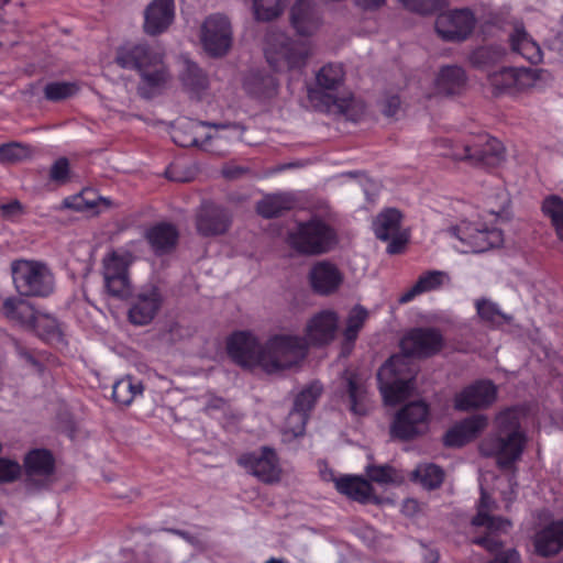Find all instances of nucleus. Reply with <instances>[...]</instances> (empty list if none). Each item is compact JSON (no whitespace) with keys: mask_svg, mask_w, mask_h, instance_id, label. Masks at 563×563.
<instances>
[{"mask_svg":"<svg viewBox=\"0 0 563 563\" xmlns=\"http://www.w3.org/2000/svg\"><path fill=\"white\" fill-rule=\"evenodd\" d=\"M442 336L434 329H413L400 341L401 354L389 357L377 373L379 390L387 405L406 399L416 373L411 356H429L442 347Z\"/></svg>","mask_w":563,"mask_h":563,"instance_id":"nucleus-1","label":"nucleus"},{"mask_svg":"<svg viewBox=\"0 0 563 563\" xmlns=\"http://www.w3.org/2000/svg\"><path fill=\"white\" fill-rule=\"evenodd\" d=\"M115 63L124 69L135 70L140 76L137 91L145 99L162 93L170 81L163 52L146 43H125L115 53Z\"/></svg>","mask_w":563,"mask_h":563,"instance_id":"nucleus-2","label":"nucleus"},{"mask_svg":"<svg viewBox=\"0 0 563 563\" xmlns=\"http://www.w3.org/2000/svg\"><path fill=\"white\" fill-rule=\"evenodd\" d=\"M495 426L496 433L485 438L479 450L484 455L496 456L498 465L506 468L520 459L526 444L519 412L516 409L501 411L496 417Z\"/></svg>","mask_w":563,"mask_h":563,"instance_id":"nucleus-3","label":"nucleus"},{"mask_svg":"<svg viewBox=\"0 0 563 563\" xmlns=\"http://www.w3.org/2000/svg\"><path fill=\"white\" fill-rule=\"evenodd\" d=\"M438 154L453 161H467L474 166L496 167L505 159L501 142L487 134L477 136L473 142L440 139L435 143Z\"/></svg>","mask_w":563,"mask_h":563,"instance_id":"nucleus-4","label":"nucleus"},{"mask_svg":"<svg viewBox=\"0 0 563 563\" xmlns=\"http://www.w3.org/2000/svg\"><path fill=\"white\" fill-rule=\"evenodd\" d=\"M308 351L303 336L291 333L271 335L264 344L262 369L268 374L279 373L298 365Z\"/></svg>","mask_w":563,"mask_h":563,"instance_id":"nucleus-5","label":"nucleus"},{"mask_svg":"<svg viewBox=\"0 0 563 563\" xmlns=\"http://www.w3.org/2000/svg\"><path fill=\"white\" fill-rule=\"evenodd\" d=\"M288 244L306 255H319L329 252L336 244L335 231L320 218L300 222L288 232Z\"/></svg>","mask_w":563,"mask_h":563,"instance_id":"nucleus-6","label":"nucleus"},{"mask_svg":"<svg viewBox=\"0 0 563 563\" xmlns=\"http://www.w3.org/2000/svg\"><path fill=\"white\" fill-rule=\"evenodd\" d=\"M11 271L15 289L21 296L46 297L54 290V275L43 262L19 260L12 263Z\"/></svg>","mask_w":563,"mask_h":563,"instance_id":"nucleus-7","label":"nucleus"},{"mask_svg":"<svg viewBox=\"0 0 563 563\" xmlns=\"http://www.w3.org/2000/svg\"><path fill=\"white\" fill-rule=\"evenodd\" d=\"M448 233L455 238L460 245H454L462 253H482L503 244V232L481 221L463 220L449 229Z\"/></svg>","mask_w":563,"mask_h":563,"instance_id":"nucleus-8","label":"nucleus"},{"mask_svg":"<svg viewBox=\"0 0 563 563\" xmlns=\"http://www.w3.org/2000/svg\"><path fill=\"white\" fill-rule=\"evenodd\" d=\"M264 52L267 63L276 70L300 67L308 56L305 43L291 41L278 30L267 33Z\"/></svg>","mask_w":563,"mask_h":563,"instance_id":"nucleus-9","label":"nucleus"},{"mask_svg":"<svg viewBox=\"0 0 563 563\" xmlns=\"http://www.w3.org/2000/svg\"><path fill=\"white\" fill-rule=\"evenodd\" d=\"M550 74L540 68L504 67L488 75L495 93L515 95L545 82Z\"/></svg>","mask_w":563,"mask_h":563,"instance_id":"nucleus-10","label":"nucleus"},{"mask_svg":"<svg viewBox=\"0 0 563 563\" xmlns=\"http://www.w3.org/2000/svg\"><path fill=\"white\" fill-rule=\"evenodd\" d=\"M481 499L478 504L477 515L473 518L472 523L475 527H485L486 534L473 539V543L478 544L489 552L498 551L501 548L499 536L507 533L511 528V522L500 517H495L492 511L495 509V501L485 492L481 485Z\"/></svg>","mask_w":563,"mask_h":563,"instance_id":"nucleus-11","label":"nucleus"},{"mask_svg":"<svg viewBox=\"0 0 563 563\" xmlns=\"http://www.w3.org/2000/svg\"><path fill=\"white\" fill-rule=\"evenodd\" d=\"M344 71L341 65L328 64L323 66L317 74V84L324 90L320 99L324 107V111L333 114H343L351 117V109L354 99L351 95L338 97L333 93L334 90L342 84Z\"/></svg>","mask_w":563,"mask_h":563,"instance_id":"nucleus-12","label":"nucleus"},{"mask_svg":"<svg viewBox=\"0 0 563 563\" xmlns=\"http://www.w3.org/2000/svg\"><path fill=\"white\" fill-rule=\"evenodd\" d=\"M134 257L124 249L109 252L102 260V275L108 292L118 298L126 297L131 291L129 266Z\"/></svg>","mask_w":563,"mask_h":563,"instance_id":"nucleus-13","label":"nucleus"},{"mask_svg":"<svg viewBox=\"0 0 563 563\" xmlns=\"http://www.w3.org/2000/svg\"><path fill=\"white\" fill-rule=\"evenodd\" d=\"M232 41V25L228 16L216 13L206 18L200 27V42L210 56H224L230 51Z\"/></svg>","mask_w":563,"mask_h":563,"instance_id":"nucleus-14","label":"nucleus"},{"mask_svg":"<svg viewBox=\"0 0 563 563\" xmlns=\"http://www.w3.org/2000/svg\"><path fill=\"white\" fill-rule=\"evenodd\" d=\"M430 412L424 401L417 400L406 405L397 415L391 424V435L401 440H409L423 434L429 428Z\"/></svg>","mask_w":563,"mask_h":563,"instance_id":"nucleus-15","label":"nucleus"},{"mask_svg":"<svg viewBox=\"0 0 563 563\" xmlns=\"http://www.w3.org/2000/svg\"><path fill=\"white\" fill-rule=\"evenodd\" d=\"M238 462L263 483L272 484L280 479L282 468L278 457L271 448L264 446L260 451L245 453L239 457Z\"/></svg>","mask_w":563,"mask_h":563,"instance_id":"nucleus-16","label":"nucleus"},{"mask_svg":"<svg viewBox=\"0 0 563 563\" xmlns=\"http://www.w3.org/2000/svg\"><path fill=\"white\" fill-rule=\"evenodd\" d=\"M228 354L243 367L260 366L264 356V345H261L257 338L250 331H238L233 333L227 343Z\"/></svg>","mask_w":563,"mask_h":563,"instance_id":"nucleus-17","label":"nucleus"},{"mask_svg":"<svg viewBox=\"0 0 563 563\" xmlns=\"http://www.w3.org/2000/svg\"><path fill=\"white\" fill-rule=\"evenodd\" d=\"M476 19L468 9L441 13L435 21L437 33L445 41H463L474 30Z\"/></svg>","mask_w":563,"mask_h":563,"instance_id":"nucleus-18","label":"nucleus"},{"mask_svg":"<svg viewBox=\"0 0 563 563\" xmlns=\"http://www.w3.org/2000/svg\"><path fill=\"white\" fill-rule=\"evenodd\" d=\"M401 213L395 208H388L377 214L373 230L377 239L389 241L387 253H400L407 243V236L400 232Z\"/></svg>","mask_w":563,"mask_h":563,"instance_id":"nucleus-19","label":"nucleus"},{"mask_svg":"<svg viewBox=\"0 0 563 563\" xmlns=\"http://www.w3.org/2000/svg\"><path fill=\"white\" fill-rule=\"evenodd\" d=\"M163 297L156 286L148 285L141 288L134 296L129 309V320L135 325H146L158 313Z\"/></svg>","mask_w":563,"mask_h":563,"instance_id":"nucleus-20","label":"nucleus"},{"mask_svg":"<svg viewBox=\"0 0 563 563\" xmlns=\"http://www.w3.org/2000/svg\"><path fill=\"white\" fill-rule=\"evenodd\" d=\"M497 396L496 386L490 380H478L455 395L454 407L466 411L490 406Z\"/></svg>","mask_w":563,"mask_h":563,"instance_id":"nucleus-21","label":"nucleus"},{"mask_svg":"<svg viewBox=\"0 0 563 563\" xmlns=\"http://www.w3.org/2000/svg\"><path fill=\"white\" fill-rule=\"evenodd\" d=\"M344 276L336 265L328 261L316 263L309 272V282L314 292L328 296L342 285Z\"/></svg>","mask_w":563,"mask_h":563,"instance_id":"nucleus-22","label":"nucleus"},{"mask_svg":"<svg viewBox=\"0 0 563 563\" xmlns=\"http://www.w3.org/2000/svg\"><path fill=\"white\" fill-rule=\"evenodd\" d=\"M175 15L174 0H153L144 12V31L161 34L172 24Z\"/></svg>","mask_w":563,"mask_h":563,"instance_id":"nucleus-23","label":"nucleus"},{"mask_svg":"<svg viewBox=\"0 0 563 563\" xmlns=\"http://www.w3.org/2000/svg\"><path fill=\"white\" fill-rule=\"evenodd\" d=\"M339 317L332 310H323L314 314L306 327V340L312 344H323L333 340Z\"/></svg>","mask_w":563,"mask_h":563,"instance_id":"nucleus-24","label":"nucleus"},{"mask_svg":"<svg viewBox=\"0 0 563 563\" xmlns=\"http://www.w3.org/2000/svg\"><path fill=\"white\" fill-rule=\"evenodd\" d=\"M230 224V217L227 211L218 206L203 205L196 218L198 232L205 236L224 233Z\"/></svg>","mask_w":563,"mask_h":563,"instance_id":"nucleus-25","label":"nucleus"},{"mask_svg":"<svg viewBox=\"0 0 563 563\" xmlns=\"http://www.w3.org/2000/svg\"><path fill=\"white\" fill-rule=\"evenodd\" d=\"M350 410L357 416L366 415L371 408L367 378L357 373H346L344 377Z\"/></svg>","mask_w":563,"mask_h":563,"instance_id":"nucleus-26","label":"nucleus"},{"mask_svg":"<svg viewBox=\"0 0 563 563\" xmlns=\"http://www.w3.org/2000/svg\"><path fill=\"white\" fill-rule=\"evenodd\" d=\"M487 426V418L484 415H476L452 427L444 435V443L448 446H462L475 439Z\"/></svg>","mask_w":563,"mask_h":563,"instance_id":"nucleus-27","label":"nucleus"},{"mask_svg":"<svg viewBox=\"0 0 563 563\" xmlns=\"http://www.w3.org/2000/svg\"><path fill=\"white\" fill-rule=\"evenodd\" d=\"M449 283L450 276L446 272L438 269L428 271L421 274L417 282L399 296L398 302L400 305L408 303L416 297L438 290Z\"/></svg>","mask_w":563,"mask_h":563,"instance_id":"nucleus-28","label":"nucleus"},{"mask_svg":"<svg viewBox=\"0 0 563 563\" xmlns=\"http://www.w3.org/2000/svg\"><path fill=\"white\" fill-rule=\"evenodd\" d=\"M3 313L11 321L31 329H37L41 322L48 321L47 318L40 316L29 301L21 298H7L3 302Z\"/></svg>","mask_w":563,"mask_h":563,"instance_id":"nucleus-29","label":"nucleus"},{"mask_svg":"<svg viewBox=\"0 0 563 563\" xmlns=\"http://www.w3.org/2000/svg\"><path fill=\"white\" fill-rule=\"evenodd\" d=\"M219 128L218 125H216ZM222 132H217L214 135H206L203 140H199L197 135L181 136L179 131L174 132V141L180 146H199L205 151H212L210 147L211 142L220 143L222 140H240L243 129L238 124H228L220 126Z\"/></svg>","mask_w":563,"mask_h":563,"instance_id":"nucleus-30","label":"nucleus"},{"mask_svg":"<svg viewBox=\"0 0 563 563\" xmlns=\"http://www.w3.org/2000/svg\"><path fill=\"white\" fill-rule=\"evenodd\" d=\"M145 236L154 253L162 255L176 247L179 233L174 224L162 222L150 228Z\"/></svg>","mask_w":563,"mask_h":563,"instance_id":"nucleus-31","label":"nucleus"},{"mask_svg":"<svg viewBox=\"0 0 563 563\" xmlns=\"http://www.w3.org/2000/svg\"><path fill=\"white\" fill-rule=\"evenodd\" d=\"M291 22L300 35L312 34L320 24L312 0H298L291 9Z\"/></svg>","mask_w":563,"mask_h":563,"instance_id":"nucleus-32","label":"nucleus"},{"mask_svg":"<svg viewBox=\"0 0 563 563\" xmlns=\"http://www.w3.org/2000/svg\"><path fill=\"white\" fill-rule=\"evenodd\" d=\"M536 551L542 556H550L563 549V520L552 522L534 538Z\"/></svg>","mask_w":563,"mask_h":563,"instance_id":"nucleus-33","label":"nucleus"},{"mask_svg":"<svg viewBox=\"0 0 563 563\" xmlns=\"http://www.w3.org/2000/svg\"><path fill=\"white\" fill-rule=\"evenodd\" d=\"M511 49L531 64L542 62L543 54L540 45L527 33L521 25H516L509 37Z\"/></svg>","mask_w":563,"mask_h":563,"instance_id":"nucleus-34","label":"nucleus"},{"mask_svg":"<svg viewBox=\"0 0 563 563\" xmlns=\"http://www.w3.org/2000/svg\"><path fill=\"white\" fill-rule=\"evenodd\" d=\"M142 382L131 375L117 379L112 386V399L121 406H130L134 400L143 396Z\"/></svg>","mask_w":563,"mask_h":563,"instance_id":"nucleus-35","label":"nucleus"},{"mask_svg":"<svg viewBox=\"0 0 563 563\" xmlns=\"http://www.w3.org/2000/svg\"><path fill=\"white\" fill-rule=\"evenodd\" d=\"M465 81V73L461 67L445 66L437 77L435 87L439 93L455 95L464 88Z\"/></svg>","mask_w":563,"mask_h":563,"instance_id":"nucleus-36","label":"nucleus"},{"mask_svg":"<svg viewBox=\"0 0 563 563\" xmlns=\"http://www.w3.org/2000/svg\"><path fill=\"white\" fill-rule=\"evenodd\" d=\"M333 481L338 492L354 500L364 503L372 495L371 484L361 477L345 475Z\"/></svg>","mask_w":563,"mask_h":563,"instance_id":"nucleus-37","label":"nucleus"},{"mask_svg":"<svg viewBox=\"0 0 563 563\" xmlns=\"http://www.w3.org/2000/svg\"><path fill=\"white\" fill-rule=\"evenodd\" d=\"M475 308L479 319L490 328L497 329L512 321L510 314L503 312L499 305L488 298L476 299Z\"/></svg>","mask_w":563,"mask_h":563,"instance_id":"nucleus-38","label":"nucleus"},{"mask_svg":"<svg viewBox=\"0 0 563 563\" xmlns=\"http://www.w3.org/2000/svg\"><path fill=\"white\" fill-rule=\"evenodd\" d=\"M277 87L276 78L262 71H254L244 80L245 90L260 98H271L276 93Z\"/></svg>","mask_w":563,"mask_h":563,"instance_id":"nucleus-39","label":"nucleus"},{"mask_svg":"<svg viewBox=\"0 0 563 563\" xmlns=\"http://www.w3.org/2000/svg\"><path fill=\"white\" fill-rule=\"evenodd\" d=\"M24 465L29 477L48 476L54 470V459L46 450H33L24 460Z\"/></svg>","mask_w":563,"mask_h":563,"instance_id":"nucleus-40","label":"nucleus"},{"mask_svg":"<svg viewBox=\"0 0 563 563\" xmlns=\"http://www.w3.org/2000/svg\"><path fill=\"white\" fill-rule=\"evenodd\" d=\"M295 200L289 194H275L264 197L257 203V212L264 218H274L294 207Z\"/></svg>","mask_w":563,"mask_h":563,"instance_id":"nucleus-41","label":"nucleus"},{"mask_svg":"<svg viewBox=\"0 0 563 563\" xmlns=\"http://www.w3.org/2000/svg\"><path fill=\"white\" fill-rule=\"evenodd\" d=\"M184 87L191 93L198 95L207 88V77L197 64L185 59L184 69L180 74Z\"/></svg>","mask_w":563,"mask_h":563,"instance_id":"nucleus-42","label":"nucleus"},{"mask_svg":"<svg viewBox=\"0 0 563 563\" xmlns=\"http://www.w3.org/2000/svg\"><path fill=\"white\" fill-rule=\"evenodd\" d=\"M288 1L289 0H253V15L256 21H272L283 13Z\"/></svg>","mask_w":563,"mask_h":563,"instance_id":"nucleus-43","label":"nucleus"},{"mask_svg":"<svg viewBox=\"0 0 563 563\" xmlns=\"http://www.w3.org/2000/svg\"><path fill=\"white\" fill-rule=\"evenodd\" d=\"M443 471L434 464H420L411 473V478L428 489L437 488L443 482Z\"/></svg>","mask_w":563,"mask_h":563,"instance_id":"nucleus-44","label":"nucleus"},{"mask_svg":"<svg viewBox=\"0 0 563 563\" xmlns=\"http://www.w3.org/2000/svg\"><path fill=\"white\" fill-rule=\"evenodd\" d=\"M542 211L551 220L558 238L563 241V199L559 196H549L543 200Z\"/></svg>","mask_w":563,"mask_h":563,"instance_id":"nucleus-45","label":"nucleus"},{"mask_svg":"<svg viewBox=\"0 0 563 563\" xmlns=\"http://www.w3.org/2000/svg\"><path fill=\"white\" fill-rule=\"evenodd\" d=\"M322 393V386L318 382L307 385L295 398L294 408L301 410L309 416L318 398Z\"/></svg>","mask_w":563,"mask_h":563,"instance_id":"nucleus-46","label":"nucleus"},{"mask_svg":"<svg viewBox=\"0 0 563 563\" xmlns=\"http://www.w3.org/2000/svg\"><path fill=\"white\" fill-rule=\"evenodd\" d=\"M368 318V310L361 305L353 307L346 320V328L344 330V338L346 341L353 342L358 335Z\"/></svg>","mask_w":563,"mask_h":563,"instance_id":"nucleus-47","label":"nucleus"},{"mask_svg":"<svg viewBox=\"0 0 563 563\" xmlns=\"http://www.w3.org/2000/svg\"><path fill=\"white\" fill-rule=\"evenodd\" d=\"M503 55L504 49L500 47L483 46L472 52L470 55V63L474 67L486 68L498 62Z\"/></svg>","mask_w":563,"mask_h":563,"instance_id":"nucleus-48","label":"nucleus"},{"mask_svg":"<svg viewBox=\"0 0 563 563\" xmlns=\"http://www.w3.org/2000/svg\"><path fill=\"white\" fill-rule=\"evenodd\" d=\"M79 91L76 81H56L45 86L44 95L51 101H59L75 96Z\"/></svg>","mask_w":563,"mask_h":563,"instance_id":"nucleus-49","label":"nucleus"},{"mask_svg":"<svg viewBox=\"0 0 563 563\" xmlns=\"http://www.w3.org/2000/svg\"><path fill=\"white\" fill-rule=\"evenodd\" d=\"M30 156L27 146L12 142L0 145V163L12 164L23 161Z\"/></svg>","mask_w":563,"mask_h":563,"instance_id":"nucleus-50","label":"nucleus"},{"mask_svg":"<svg viewBox=\"0 0 563 563\" xmlns=\"http://www.w3.org/2000/svg\"><path fill=\"white\" fill-rule=\"evenodd\" d=\"M308 417L309 416L303 413L301 410L292 407L285 420L284 433L294 438L303 434Z\"/></svg>","mask_w":563,"mask_h":563,"instance_id":"nucleus-51","label":"nucleus"},{"mask_svg":"<svg viewBox=\"0 0 563 563\" xmlns=\"http://www.w3.org/2000/svg\"><path fill=\"white\" fill-rule=\"evenodd\" d=\"M65 205L77 211H93L96 208V194L92 190H84L65 200Z\"/></svg>","mask_w":563,"mask_h":563,"instance_id":"nucleus-52","label":"nucleus"},{"mask_svg":"<svg viewBox=\"0 0 563 563\" xmlns=\"http://www.w3.org/2000/svg\"><path fill=\"white\" fill-rule=\"evenodd\" d=\"M367 475L379 484L398 483L402 479L397 471L388 465L368 467Z\"/></svg>","mask_w":563,"mask_h":563,"instance_id":"nucleus-53","label":"nucleus"},{"mask_svg":"<svg viewBox=\"0 0 563 563\" xmlns=\"http://www.w3.org/2000/svg\"><path fill=\"white\" fill-rule=\"evenodd\" d=\"M69 177V162L66 157H59L54 162L49 170V178L57 184H64Z\"/></svg>","mask_w":563,"mask_h":563,"instance_id":"nucleus-54","label":"nucleus"},{"mask_svg":"<svg viewBox=\"0 0 563 563\" xmlns=\"http://www.w3.org/2000/svg\"><path fill=\"white\" fill-rule=\"evenodd\" d=\"M400 2L411 11L427 14L438 8L440 0H400Z\"/></svg>","mask_w":563,"mask_h":563,"instance_id":"nucleus-55","label":"nucleus"},{"mask_svg":"<svg viewBox=\"0 0 563 563\" xmlns=\"http://www.w3.org/2000/svg\"><path fill=\"white\" fill-rule=\"evenodd\" d=\"M20 465L16 462L0 459V482H12L20 474Z\"/></svg>","mask_w":563,"mask_h":563,"instance_id":"nucleus-56","label":"nucleus"},{"mask_svg":"<svg viewBox=\"0 0 563 563\" xmlns=\"http://www.w3.org/2000/svg\"><path fill=\"white\" fill-rule=\"evenodd\" d=\"M489 563H520V556L516 550H508L498 554Z\"/></svg>","mask_w":563,"mask_h":563,"instance_id":"nucleus-57","label":"nucleus"},{"mask_svg":"<svg viewBox=\"0 0 563 563\" xmlns=\"http://www.w3.org/2000/svg\"><path fill=\"white\" fill-rule=\"evenodd\" d=\"M553 49H556L561 54H563V18L560 20L558 30L550 43Z\"/></svg>","mask_w":563,"mask_h":563,"instance_id":"nucleus-58","label":"nucleus"},{"mask_svg":"<svg viewBox=\"0 0 563 563\" xmlns=\"http://www.w3.org/2000/svg\"><path fill=\"white\" fill-rule=\"evenodd\" d=\"M2 212L5 217H15L21 213L22 206L19 201L14 200L1 207Z\"/></svg>","mask_w":563,"mask_h":563,"instance_id":"nucleus-59","label":"nucleus"},{"mask_svg":"<svg viewBox=\"0 0 563 563\" xmlns=\"http://www.w3.org/2000/svg\"><path fill=\"white\" fill-rule=\"evenodd\" d=\"M247 170L240 166L228 165L222 169V174L225 178L233 179L238 178Z\"/></svg>","mask_w":563,"mask_h":563,"instance_id":"nucleus-60","label":"nucleus"},{"mask_svg":"<svg viewBox=\"0 0 563 563\" xmlns=\"http://www.w3.org/2000/svg\"><path fill=\"white\" fill-rule=\"evenodd\" d=\"M419 503L415 499H406L404 503H402V506H401V511L406 515V516H413L415 514H417L419 511Z\"/></svg>","mask_w":563,"mask_h":563,"instance_id":"nucleus-61","label":"nucleus"},{"mask_svg":"<svg viewBox=\"0 0 563 563\" xmlns=\"http://www.w3.org/2000/svg\"><path fill=\"white\" fill-rule=\"evenodd\" d=\"M227 406V402L222 398H213L206 406V410L212 413L214 410H222Z\"/></svg>","mask_w":563,"mask_h":563,"instance_id":"nucleus-62","label":"nucleus"},{"mask_svg":"<svg viewBox=\"0 0 563 563\" xmlns=\"http://www.w3.org/2000/svg\"><path fill=\"white\" fill-rule=\"evenodd\" d=\"M357 3L364 9H376L385 3V0H357Z\"/></svg>","mask_w":563,"mask_h":563,"instance_id":"nucleus-63","label":"nucleus"},{"mask_svg":"<svg viewBox=\"0 0 563 563\" xmlns=\"http://www.w3.org/2000/svg\"><path fill=\"white\" fill-rule=\"evenodd\" d=\"M398 104H399L398 99H397V98H393V99L390 100V107H389V110H388V111H386V114H387V115H391V114H394V110H391V107L397 108V107H398Z\"/></svg>","mask_w":563,"mask_h":563,"instance_id":"nucleus-64","label":"nucleus"}]
</instances>
